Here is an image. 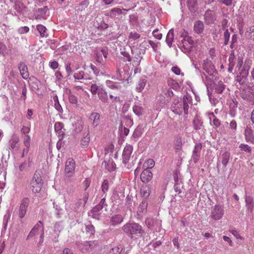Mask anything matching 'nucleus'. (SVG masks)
Segmentation results:
<instances>
[{
    "instance_id": "3c124183",
    "label": "nucleus",
    "mask_w": 254,
    "mask_h": 254,
    "mask_svg": "<svg viewBox=\"0 0 254 254\" xmlns=\"http://www.w3.org/2000/svg\"><path fill=\"white\" fill-rule=\"evenodd\" d=\"M206 88H207V93H208V95L209 99V101L212 105L215 106L218 102V100L216 98L214 97L212 95V94L209 93V89H208L209 86H208V88L207 87H206Z\"/></svg>"
},
{
    "instance_id": "72a5a7b5",
    "label": "nucleus",
    "mask_w": 254,
    "mask_h": 254,
    "mask_svg": "<svg viewBox=\"0 0 254 254\" xmlns=\"http://www.w3.org/2000/svg\"><path fill=\"white\" fill-rule=\"evenodd\" d=\"M73 77L75 80H79L81 79H87V78L85 77V73L83 70H77V71L74 72L73 74Z\"/></svg>"
},
{
    "instance_id": "680f3d73",
    "label": "nucleus",
    "mask_w": 254,
    "mask_h": 254,
    "mask_svg": "<svg viewBox=\"0 0 254 254\" xmlns=\"http://www.w3.org/2000/svg\"><path fill=\"white\" fill-rule=\"evenodd\" d=\"M154 165V161L151 159H148L144 164V166L147 168H152Z\"/></svg>"
},
{
    "instance_id": "cd10ccee",
    "label": "nucleus",
    "mask_w": 254,
    "mask_h": 254,
    "mask_svg": "<svg viewBox=\"0 0 254 254\" xmlns=\"http://www.w3.org/2000/svg\"><path fill=\"white\" fill-rule=\"evenodd\" d=\"M245 203L247 210L251 213L252 212L254 207V201L253 197L249 195H246Z\"/></svg>"
},
{
    "instance_id": "7ed1b4c3",
    "label": "nucleus",
    "mask_w": 254,
    "mask_h": 254,
    "mask_svg": "<svg viewBox=\"0 0 254 254\" xmlns=\"http://www.w3.org/2000/svg\"><path fill=\"white\" fill-rule=\"evenodd\" d=\"M202 68L208 74V75H206L204 73L201 74L202 81L206 87L208 88V86L212 85L213 82L212 78L214 76V74L216 73V69L211 61L208 59L203 61Z\"/></svg>"
},
{
    "instance_id": "0e129e2a",
    "label": "nucleus",
    "mask_w": 254,
    "mask_h": 254,
    "mask_svg": "<svg viewBox=\"0 0 254 254\" xmlns=\"http://www.w3.org/2000/svg\"><path fill=\"white\" fill-rule=\"evenodd\" d=\"M197 0H187V4L190 10L191 8H193L196 5Z\"/></svg>"
},
{
    "instance_id": "6ab92c4d",
    "label": "nucleus",
    "mask_w": 254,
    "mask_h": 254,
    "mask_svg": "<svg viewBox=\"0 0 254 254\" xmlns=\"http://www.w3.org/2000/svg\"><path fill=\"white\" fill-rule=\"evenodd\" d=\"M75 163L72 158H69L66 162L65 171L67 173H73L74 171Z\"/></svg>"
},
{
    "instance_id": "a19ab883",
    "label": "nucleus",
    "mask_w": 254,
    "mask_h": 254,
    "mask_svg": "<svg viewBox=\"0 0 254 254\" xmlns=\"http://www.w3.org/2000/svg\"><path fill=\"white\" fill-rule=\"evenodd\" d=\"M225 88V85L224 84L222 81H219L215 84V92L217 93H222L223 91Z\"/></svg>"
},
{
    "instance_id": "052dcab7",
    "label": "nucleus",
    "mask_w": 254,
    "mask_h": 254,
    "mask_svg": "<svg viewBox=\"0 0 254 254\" xmlns=\"http://www.w3.org/2000/svg\"><path fill=\"white\" fill-rule=\"evenodd\" d=\"M193 124L194 128L196 130L200 129L202 126V123L197 119H195L193 120Z\"/></svg>"
},
{
    "instance_id": "c756f323",
    "label": "nucleus",
    "mask_w": 254,
    "mask_h": 254,
    "mask_svg": "<svg viewBox=\"0 0 254 254\" xmlns=\"http://www.w3.org/2000/svg\"><path fill=\"white\" fill-rule=\"evenodd\" d=\"M89 120L93 127H97L100 123V115L98 113H92L90 116Z\"/></svg>"
},
{
    "instance_id": "9d476101",
    "label": "nucleus",
    "mask_w": 254,
    "mask_h": 254,
    "mask_svg": "<svg viewBox=\"0 0 254 254\" xmlns=\"http://www.w3.org/2000/svg\"><path fill=\"white\" fill-rule=\"evenodd\" d=\"M241 59L243 62V65L242 66V68H243L244 64L243 63V58L242 56H238L236 58L234 54H231L229 57V67L228 69V71L230 73L233 72L234 71L235 72V67L237 64V62L238 59Z\"/></svg>"
},
{
    "instance_id": "e433bc0d",
    "label": "nucleus",
    "mask_w": 254,
    "mask_h": 254,
    "mask_svg": "<svg viewBox=\"0 0 254 254\" xmlns=\"http://www.w3.org/2000/svg\"><path fill=\"white\" fill-rule=\"evenodd\" d=\"M99 99L103 103H107L108 100V94L105 89L103 88L102 90L97 94Z\"/></svg>"
},
{
    "instance_id": "603ef678",
    "label": "nucleus",
    "mask_w": 254,
    "mask_h": 254,
    "mask_svg": "<svg viewBox=\"0 0 254 254\" xmlns=\"http://www.w3.org/2000/svg\"><path fill=\"white\" fill-rule=\"evenodd\" d=\"M133 111L136 115L139 116L142 114L143 108L140 106L135 105L133 107Z\"/></svg>"
},
{
    "instance_id": "bf43d9fd",
    "label": "nucleus",
    "mask_w": 254,
    "mask_h": 254,
    "mask_svg": "<svg viewBox=\"0 0 254 254\" xmlns=\"http://www.w3.org/2000/svg\"><path fill=\"white\" fill-rule=\"evenodd\" d=\"M31 138L29 135H26L23 137V143L25 147H30Z\"/></svg>"
},
{
    "instance_id": "ea45409f",
    "label": "nucleus",
    "mask_w": 254,
    "mask_h": 254,
    "mask_svg": "<svg viewBox=\"0 0 254 254\" xmlns=\"http://www.w3.org/2000/svg\"><path fill=\"white\" fill-rule=\"evenodd\" d=\"M141 195L144 198H147L150 193V188L147 186H143L140 190Z\"/></svg>"
},
{
    "instance_id": "864d4df0",
    "label": "nucleus",
    "mask_w": 254,
    "mask_h": 254,
    "mask_svg": "<svg viewBox=\"0 0 254 254\" xmlns=\"http://www.w3.org/2000/svg\"><path fill=\"white\" fill-rule=\"evenodd\" d=\"M10 213L9 210H7L6 213L4 216L3 221V225L4 226V228H6L7 223L10 219Z\"/></svg>"
},
{
    "instance_id": "1a4fd4ad",
    "label": "nucleus",
    "mask_w": 254,
    "mask_h": 254,
    "mask_svg": "<svg viewBox=\"0 0 254 254\" xmlns=\"http://www.w3.org/2000/svg\"><path fill=\"white\" fill-rule=\"evenodd\" d=\"M194 41L192 38L188 37V39H183L181 41L179 47L182 51L188 55L191 51Z\"/></svg>"
},
{
    "instance_id": "338daca9",
    "label": "nucleus",
    "mask_w": 254,
    "mask_h": 254,
    "mask_svg": "<svg viewBox=\"0 0 254 254\" xmlns=\"http://www.w3.org/2000/svg\"><path fill=\"white\" fill-rule=\"evenodd\" d=\"M69 101L71 104H76L77 103V97L73 95L70 94L68 96Z\"/></svg>"
},
{
    "instance_id": "6e6d98bb",
    "label": "nucleus",
    "mask_w": 254,
    "mask_h": 254,
    "mask_svg": "<svg viewBox=\"0 0 254 254\" xmlns=\"http://www.w3.org/2000/svg\"><path fill=\"white\" fill-rule=\"evenodd\" d=\"M122 251V248L118 246L113 248L109 252V254H120Z\"/></svg>"
},
{
    "instance_id": "b1692460",
    "label": "nucleus",
    "mask_w": 254,
    "mask_h": 254,
    "mask_svg": "<svg viewBox=\"0 0 254 254\" xmlns=\"http://www.w3.org/2000/svg\"><path fill=\"white\" fill-rule=\"evenodd\" d=\"M124 220V217L121 214H115L110 218V223L111 225L116 226L121 224Z\"/></svg>"
},
{
    "instance_id": "a211bd4d",
    "label": "nucleus",
    "mask_w": 254,
    "mask_h": 254,
    "mask_svg": "<svg viewBox=\"0 0 254 254\" xmlns=\"http://www.w3.org/2000/svg\"><path fill=\"white\" fill-rule=\"evenodd\" d=\"M65 68L67 76L70 79L73 72L79 68V65L75 66L73 63L68 62L65 64Z\"/></svg>"
},
{
    "instance_id": "4d7b16f0",
    "label": "nucleus",
    "mask_w": 254,
    "mask_h": 254,
    "mask_svg": "<svg viewBox=\"0 0 254 254\" xmlns=\"http://www.w3.org/2000/svg\"><path fill=\"white\" fill-rule=\"evenodd\" d=\"M7 54V47L6 45L0 42V54L5 56Z\"/></svg>"
},
{
    "instance_id": "49530a36",
    "label": "nucleus",
    "mask_w": 254,
    "mask_h": 254,
    "mask_svg": "<svg viewBox=\"0 0 254 254\" xmlns=\"http://www.w3.org/2000/svg\"><path fill=\"white\" fill-rule=\"evenodd\" d=\"M169 85L175 90H179L180 86L178 82L172 79H169L168 81Z\"/></svg>"
},
{
    "instance_id": "20e7f679",
    "label": "nucleus",
    "mask_w": 254,
    "mask_h": 254,
    "mask_svg": "<svg viewBox=\"0 0 254 254\" xmlns=\"http://www.w3.org/2000/svg\"><path fill=\"white\" fill-rule=\"evenodd\" d=\"M123 230L127 235L141 236L144 233L142 227L138 224L134 222L127 223L124 225Z\"/></svg>"
},
{
    "instance_id": "4c0bfd02",
    "label": "nucleus",
    "mask_w": 254,
    "mask_h": 254,
    "mask_svg": "<svg viewBox=\"0 0 254 254\" xmlns=\"http://www.w3.org/2000/svg\"><path fill=\"white\" fill-rule=\"evenodd\" d=\"M174 31L172 29H170L166 36V42L167 45L171 47L172 46V42L174 40Z\"/></svg>"
},
{
    "instance_id": "a878e982",
    "label": "nucleus",
    "mask_w": 254,
    "mask_h": 254,
    "mask_svg": "<svg viewBox=\"0 0 254 254\" xmlns=\"http://www.w3.org/2000/svg\"><path fill=\"white\" fill-rule=\"evenodd\" d=\"M18 68L20 74L24 79H27L29 77V72L27 65L23 63L19 64Z\"/></svg>"
},
{
    "instance_id": "c9c22d12",
    "label": "nucleus",
    "mask_w": 254,
    "mask_h": 254,
    "mask_svg": "<svg viewBox=\"0 0 254 254\" xmlns=\"http://www.w3.org/2000/svg\"><path fill=\"white\" fill-rule=\"evenodd\" d=\"M14 9L18 13L22 14L25 11V6L21 1L17 0L15 3Z\"/></svg>"
},
{
    "instance_id": "c03bdc74",
    "label": "nucleus",
    "mask_w": 254,
    "mask_h": 254,
    "mask_svg": "<svg viewBox=\"0 0 254 254\" xmlns=\"http://www.w3.org/2000/svg\"><path fill=\"white\" fill-rule=\"evenodd\" d=\"M85 232L87 234L93 235L95 233L94 227L89 222L85 224Z\"/></svg>"
},
{
    "instance_id": "f257e3e1",
    "label": "nucleus",
    "mask_w": 254,
    "mask_h": 254,
    "mask_svg": "<svg viewBox=\"0 0 254 254\" xmlns=\"http://www.w3.org/2000/svg\"><path fill=\"white\" fill-rule=\"evenodd\" d=\"M252 60L247 59L245 60L243 68V62L241 59H238L237 64L235 67V72L237 75L235 78L236 85L240 90L245 86L247 85V76L249 74V70L252 64Z\"/></svg>"
},
{
    "instance_id": "774afa93",
    "label": "nucleus",
    "mask_w": 254,
    "mask_h": 254,
    "mask_svg": "<svg viewBox=\"0 0 254 254\" xmlns=\"http://www.w3.org/2000/svg\"><path fill=\"white\" fill-rule=\"evenodd\" d=\"M158 31L159 30L158 29H155V30H153L152 34L155 38L158 40H160L162 37V34L161 33H159Z\"/></svg>"
},
{
    "instance_id": "de8ad7c7",
    "label": "nucleus",
    "mask_w": 254,
    "mask_h": 254,
    "mask_svg": "<svg viewBox=\"0 0 254 254\" xmlns=\"http://www.w3.org/2000/svg\"><path fill=\"white\" fill-rule=\"evenodd\" d=\"M116 13L120 14L122 13V10L119 8H114L109 12L108 15L112 18L115 17Z\"/></svg>"
},
{
    "instance_id": "2eb2a0df",
    "label": "nucleus",
    "mask_w": 254,
    "mask_h": 254,
    "mask_svg": "<svg viewBox=\"0 0 254 254\" xmlns=\"http://www.w3.org/2000/svg\"><path fill=\"white\" fill-rule=\"evenodd\" d=\"M54 127L55 130L60 140H62L64 138L65 132L64 124L61 122H56L55 124Z\"/></svg>"
},
{
    "instance_id": "39448f33",
    "label": "nucleus",
    "mask_w": 254,
    "mask_h": 254,
    "mask_svg": "<svg viewBox=\"0 0 254 254\" xmlns=\"http://www.w3.org/2000/svg\"><path fill=\"white\" fill-rule=\"evenodd\" d=\"M240 96L244 100L254 103V84H249L240 90Z\"/></svg>"
},
{
    "instance_id": "a18cd8bd",
    "label": "nucleus",
    "mask_w": 254,
    "mask_h": 254,
    "mask_svg": "<svg viewBox=\"0 0 254 254\" xmlns=\"http://www.w3.org/2000/svg\"><path fill=\"white\" fill-rule=\"evenodd\" d=\"M230 153L227 151L224 152L222 155V164L226 166L229 161Z\"/></svg>"
},
{
    "instance_id": "393cba45",
    "label": "nucleus",
    "mask_w": 254,
    "mask_h": 254,
    "mask_svg": "<svg viewBox=\"0 0 254 254\" xmlns=\"http://www.w3.org/2000/svg\"><path fill=\"white\" fill-rule=\"evenodd\" d=\"M90 142V136L89 135V130L87 129L82 134L80 140V144L83 147L88 146Z\"/></svg>"
},
{
    "instance_id": "e2e57ef3",
    "label": "nucleus",
    "mask_w": 254,
    "mask_h": 254,
    "mask_svg": "<svg viewBox=\"0 0 254 254\" xmlns=\"http://www.w3.org/2000/svg\"><path fill=\"white\" fill-rule=\"evenodd\" d=\"M172 71L175 74L179 75H181L182 76L184 75V73L181 72V69L177 66H174L171 68Z\"/></svg>"
},
{
    "instance_id": "f3484780",
    "label": "nucleus",
    "mask_w": 254,
    "mask_h": 254,
    "mask_svg": "<svg viewBox=\"0 0 254 254\" xmlns=\"http://www.w3.org/2000/svg\"><path fill=\"white\" fill-rule=\"evenodd\" d=\"M19 138L16 135H13L9 141V149L12 150H18L19 148Z\"/></svg>"
},
{
    "instance_id": "f03ea898",
    "label": "nucleus",
    "mask_w": 254,
    "mask_h": 254,
    "mask_svg": "<svg viewBox=\"0 0 254 254\" xmlns=\"http://www.w3.org/2000/svg\"><path fill=\"white\" fill-rule=\"evenodd\" d=\"M192 105V97L187 93L182 99L180 101L178 99H174L171 107V111L176 114L180 115L184 113L188 115L189 105Z\"/></svg>"
},
{
    "instance_id": "58836bf2",
    "label": "nucleus",
    "mask_w": 254,
    "mask_h": 254,
    "mask_svg": "<svg viewBox=\"0 0 254 254\" xmlns=\"http://www.w3.org/2000/svg\"><path fill=\"white\" fill-rule=\"evenodd\" d=\"M140 37V35L135 31H131L128 35V41L129 43L133 42Z\"/></svg>"
},
{
    "instance_id": "4468645a",
    "label": "nucleus",
    "mask_w": 254,
    "mask_h": 254,
    "mask_svg": "<svg viewBox=\"0 0 254 254\" xmlns=\"http://www.w3.org/2000/svg\"><path fill=\"white\" fill-rule=\"evenodd\" d=\"M173 96L172 91L169 88H165L163 90L160 97V100L164 104H166Z\"/></svg>"
},
{
    "instance_id": "5701e85b",
    "label": "nucleus",
    "mask_w": 254,
    "mask_h": 254,
    "mask_svg": "<svg viewBox=\"0 0 254 254\" xmlns=\"http://www.w3.org/2000/svg\"><path fill=\"white\" fill-rule=\"evenodd\" d=\"M90 91L93 95L98 94L104 88L103 85L100 83H90Z\"/></svg>"
},
{
    "instance_id": "aec40b11",
    "label": "nucleus",
    "mask_w": 254,
    "mask_h": 254,
    "mask_svg": "<svg viewBox=\"0 0 254 254\" xmlns=\"http://www.w3.org/2000/svg\"><path fill=\"white\" fill-rule=\"evenodd\" d=\"M152 178V174L149 169H146L142 171L140 175V179L144 183H147Z\"/></svg>"
},
{
    "instance_id": "412c9836",
    "label": "nucleus",
    "mask_w": 254,
    "mask_h": 254,
    "mask_svg": "<svg viewBox=\"0 0 254 254\" xmlns=\"http://www.w3.org/2000/svg\"><path fill=\"white\" fill-rule=\"evenodd\" d=\"M108 55L107 50L103 49L98 51L96 54V61L99 63H102L106 61Z\"/></svg>"
},
{
    "instance_id": "ddd939ff",
    "label": "nucleus",
    "mask_w": 254,
    "mask_h": 254,
    "mask_svg": "<svg viewBox=\"0 0 254 254\" xmlns=\"http://www.w3.org/2000/svg\"><path fill=\"white\" fill-rule=\"evenodd\" d=\"M96 241L84 242L79 245L78 248L83 252H87L92 250L97 245Z\"/></svg>"
},
{
    "instance_id": "13d9d810",
    "label": "nucleus",
    "mask_w": 254,
    "mask_h": 254,
    "mask_svg": "<svg viewBox=\"0 0 254 254\" xmlns=\"http://www.w3.org/2000/svg\"><path fill=\"white\" fill-rule=\"evenodd\" d=\"M141 59L142 58L139 55H137V56H135V57L133 58L132 62L133 65H138L140 63Z\"/></svg>"
},
{
    "instance_id": "423d86ee",
    "label": "nucleus",
    "mask_w": 254,
    "mask_h": 254,
    "mask_svg": "<svg viewBox=\"0 0 254 254\" xmlns=\"http://www.w3.org/2000/svg\"><path fill=\"white\" fill-rule=\"evenodd\" d=\"M43 182L40 175L36 172L30 182V189L34 193H38L40 191Z\"/></svg>"
},
{
    "instance_id": "f704fd0d",
    "label": "nucleus",
    "mask_w": 254,
    "mask_h": 254,
    "mask_svg": "<svg viewBox=\"0 0 254 254\" xmlns=\"http://www.w3.org/2000/svg\"><path fill=\"white\" fill-rule=\"evenodd\" d=\"M245 138L247 142L254 143V137L252 129L247 128L245 132Z\"/></svg>"
},
{
    "instance_id": "c85d7f7f",
    "label": "nucleus",
    "mask_w": 254,
    "mask_h": 254,
    "mask_svg": "<svg viewBox=\"0 0 254 254\" xmlns=\"http://www.w3.org/2000/svg\"><path fill=\"white\" fill-rule=\"evenodd\" d=\"M106 85L109 88L113 90H121L123 87L122 83L113 82L110 80H108L106 81Z\"/></svg>"
},
{
    "instance_id": "7c9ffc66",
    "label": "nucleus",
    "mask_w": 254,
    "mask_h": 254,
    "mask_svg": "<svg viewBox=\"0 0 254 254\" xmlns=\"http://www.w3.org/2000/svg\"><path fill=\"white\" fill-rule=\"evenodd\" d=\"M204 30L203 23L199 20L196 21L193 25V30L197 34H201Z\"/></svg>"
},
{
    "instance_id": "0eeeda50",
    "label": "nucleus",
    "mask_w": 254,
    "mask_h": 254,
    "mask_svg": "<svg viewBox=\"0 0 254 254\" xmlns=\"http://www.w3.org/2000/svg\"><path fill=\"white\" fill-rule=\"evenodd\" d=\"M224 214V207L222 205L216 204L211 208L209 217L214 220H219Z\"/></svg>"
},
{
    "instance_id": "2f4dec72",
    "label": "nucleus",
    "mask_w": 254,
    "mask_h": 254,
    "mask_svg": "<svg viewBox=\"0 0 254 254\" xmlns=\"http://www.w3.org/2000/svg\"><path fill=\"white\" fill-rule=\"evenodd\" d=\"M147 82L145 78H140L136 83V90L138 92H140L144 89Z\"/></svg>"
},
{
    "instance_id": "dca6fc26",
    "label": "nucleus",
    "mask_w": 254,
    "mask_h": 254,
    "mask_svg": "<svg viewBox=\"0 0 254 254\" xmlns=\"http://www.w3.org/2000/svg\"><path fill=\"white\" fill-rule=\"evenodd\" d=\"M29 203V200L27 198H25L22 200L18 212V215L20 218H22L24 217Z\"/></svg>"
},
{
    "instance_id": "473e14b6",
    "label": "nucleus",
    "mask_w": 254,
    "mask_h": 254,
    "mask_svg": "<svg viewBox=\"0 0 254 254\" xmlns=\"http://www.w3.org/2000/svg\"><path fill=\"white\" fill-rule=\"evenodd\" d=\"M201 149V145L200 144H196L195 146L194 149L193 151L192 158L194 162H196L199 157V152Z\"/></svg>"
},
{
    "instance_id": "6e6552de",
    "label": "nucleus",
    "mask_w": 254,
    "mask_h": 254,
    "mask_svg": "<svg viewBox=\"0 0 254 254\" xmlns=\"http://www.w3.org/2000/svg\"><path fill=\"white\" fill-rule=\"evenodd\" d=\"M44 227L41 221L36 224L29 233L27 239H30L36 235H40L39 242L42 243L44 239Z\"/></svg>"
},
{
    "instance_id": "69168bd1",
    "label": "nucleus",
    "mask_w": 254,
    "mask_h": 254,
    "mask_svg": "<svg viewBox=\"0 0 254 254\" xmlns=\"http://www.w3.org/2000/svg\"><path fill=\"white\" fill-rule=\"evenodd\" d=\"M122 72L121 71V69L119 67H117L116 70V76L114 78L113 77V78L114 79H117L119 81L123 80L122 76Z\"/></svg>"
},
{
    "instance_id": "79ce46f5",
    "label": "nucleus",
    "mask_w": 254,
    "mask_h": 254,
    "mask_svg": "<svg viewBox=\"0 0 254 254\" xmlns=\"http://www.w3.org/2000/svg\"><path fill=\"white\" fill-rule=\"evenodd\" d=\"M175 148L176 150H180L182 146V140L181 136L177 135L174 139Z\"/></svg>"
},
{
    "instance_id": "5fc2aeb1",
    "label": "nucleus",
    "mask_w": 254,
    "mask_h": 254,
    "mask_svg": "<svg viewBox=\"0 0 254 254\" xmlns=\"http://www.w3.org/2000/svg\"><path fill=\"white\" fill-rule=\"evenodd\" d=\"M102 191L105 194L109 189V183L107 180H104L102 185Z\"/></svg>"
},
{
    "instance_id": "37998d69",
    "label": "nucleus",
    "mask_w": 254,
    "mask_h": 254,
    "mask_svg": "<svg viewBox=\"0 0 254 254\" xmlns=\"http://www.w3.org/2000/svg\"><path fill=\"white\" fill-rule=\"evenodd\" d=\"M37 29L39 32L41 37H47L48 35L46 34L47 29L45 26L42 24H38L37 26Z\"/></svg>"
},
{
    "instance_id": "8fccbe9b",
    "label": "nucleus",
    "mask_w": 254,
    "mask_h": 254,
    "mask_svg": "<svg viewBox=\"0 0 254 254\" xmlns=\"http://www.w3.org/2000/svg\"><path fill=\"white\" fill-rule=\"evenodd\" d=\"M239 148L241 151H245L247 153H251L252 149L250 146L247 144L241 143L239 146Z\"/></svg>"
},
{
    "instance_id": "4be33fe9",
    "label": "nucleus",
    "mask_w": 254,
    "mask_h": 254,
    "mask_svg": "<svg viewBox=\"0 0 254 254\" xmlns=\"http://www.w3.org/2000/svg\"><path fill=\"white\" fill-rule=\"evenodd\" d=\"M63 225L61 223L57 222L55 224L54 226V236L50 237L52 241L55 242L58 241V237H59L60 232L63 229Z\"/></svg>"
},
{
    "instance_id": "f8f14e48",
    "label": "nucleus",
    "mask_w": 254,
    "mask_h": 254,
    "mask_svg": "<svg viewBox=\"0 0 254 254\" xmlns=\"http://www.w3.org/2000/svg\"><path fill=\"white\" fill-rule=\"evenodd\" d=\"M133 147L131 145H127L125 146L123 152V163L125 164L127 163L132 154Z\"/></svg>"
},
{
    "instance_id": "bb28decb",
    "label": "nucleus",
    "mask_w": 254,
    "mask_h": 254,
    "mask_svg": "<svg viewBox=\"0 0 254 254\" xmlns=\"http://www.w3.org/2000/svg\"><path fill=\"white\" fill-rule=\"evenodd\" d=\"M204 19L208 24L213 23L216 19L214 12L210 10H207L204 14Z\"/></svg>"
},
{
    "instance_id": "9b49d317",
    "label": "nucleus",
    "mask_w": 254,
    "mask_h": 254,
    "mask_svg": "<svg viewBox=\"0 0 254 254\" xmlns=\"http://www.w3.org/2000/svg\"><path fill=\"white\" fill-rule=\"evenodd\" d=\"M49 16L47 6H44L35 10L34 16L36 20H45Z\"/></svg>"
},
{
    "instance_id": "09e8293b",
    "label": "nucleus",
    "mask_w": 254,
    "mask_h": 254,
    "mask_svg": "<svg viewBox=\"0 0 254 254\" xmlns=\"http://www.w3.org/2000/svg\"><path fill=\"white\" fill-rule=\"evenodd\" d=\"M53 99L54 100L55 103L54 106L56 108V109L59 112V113H62L63 112V109L60 105L58 97L57 96L54 97Z\"/></svg>"
}]
</instances>
